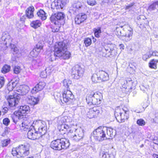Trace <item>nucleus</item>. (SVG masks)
I'll list each match as a JSON object with an SVG mask.
<instances>
[{
  "instance_id": "f257e3e1",
  "label": "nucleus",
  "mask_w": 158,
  "mask_h": 158,
  "mask_svg": "<svg viewBox=\"0 0 158 158\" xmlns=\"http://www.w3.org/2000/svg\"><path fill=\"white\" fill-rule=\"evenodd\" d=\"M47 127L45 122L41 120L34 121L31 124V127L29 129L27 136L30 139L35 140L43 138V143L45 142L46 139L44 135L46 132Z\"/></svg>"
},
{
  "instance_id": "f03ea898",
  "label": "nucleus",
  "mask_w": 158,
  "mask_h": 158,
  "mask_svg": "<svg viewBox=\"0 0 158 158\" xmlns=\"http://www.w3.org/2000/svg\"><path fill=\"white\" fill-rule=\"evenodd\" d=\"M67 44L64 42H59L54 46V53L53 56H51L49 60L53 61L56 60V57H60L64 59H68L71 56V53L67 50Z\"/></svg>"
},
{
  "instance_id": "7ed1b4c3",
  "label": "nucleus",
  "mask_w": 158,
  "mask_h": 158,
  "mask_svg": "<svg viewBox=\"0 0 158 158\" xmlns=\"http://www.w3.org/2000/svg\"><path fill=\"white\" fill-rule=\"evenodd\" d=\"M70 145L69 140L64 138L57 139L52 141L50 147L54 150L60 151L68 148Z\"/></svg>"
},
{
  "instance_id": "20e7f679",
  "label": "nucleus",
  "mask_w": 158,
  "mask_h": 158,
  "mask_svg": "<svg viewBox=\"0 0 158 158\" xmlns=\"http://www.w3.org/2000/svg\"><path fill=\"white\" fill-rule=\"evenodd\" d=\"M11 152L13 156L18 158L24 157L29 154V149L27 145L21 144L17 148H13Z\"/></svg>"
},
{
  "instance_id": "39448f33",
  "label": "nucleus",
  "mask_w": 158,
  "mask_h": 158,
  "mask_svg": "<svg viewBox=\"0 0 158 158\" xmlns=\"http://www.w3.org/2000/svg\"><path fill=\"white\" fill-rule=\"evenodd\" d=\"M102 97V95L101 93L92 92L87 95L86 99L88 104L89 105H98L101 103Z\"/></svg>"
},
{
  "instance_id": "423d86ee",
  "label": "nucleus",
  "mask_w": 158,
  "mask_h": 158,
  "mask_svg": "<svg viewBox=\"0 0 158 158\" xmlns=\"http://www.w3.org/2000/svg\"><path fill=\"white\" fill-rule=\"evenodd\" d=\"M67 135L72 140L76 142L79 141L84 136L83 130L81 128L74 130L73 128Z\"/></svg>"
},
{
  "instance_id": "0eeeda50",
  "label": "nucleus",
  "mask_w": 158,
  "mask_h": 158,
  "mask_svg": "<svg viewBox=\"0 0 158 158\" xmlns=\"http://www.w3.org/2000/svg\"><path fill=\"white\" fill-rule=\"evenodd\" d=\"M65 15L61 12H58L52 14L50 17L51 22L55 25H63L64 23V19Z\"/></svg>"
},
{
  "instance_id": "6e6552de",
  "label": "nucleus",
  "mask_w": 158,
  "mask_h": 158,
  "mask_svg": "<svg viewBox=\"0 0 158 158\" xmlns=\"http://www.w3.org/2000/svg\"><path fill=\"white\" fill-rule=\"evenodd\" d=\"M104 127H100L93 131L92 137L98 141L103 140L106 139V134L105 133Z\"/></svg>"
},
{
  "instance_id": "1a4fd4ad",
  "label": "nucleus",
  "mask_w": 158,
  "mask_h": 158,
  "mask_svg": "<svg viewBox=\"0 0 158 158\" xmlns=\"http://www.w3.org/2000/svg\"><path fill=\"white\" fill-rule=\"evenodd\" d=\"M71 72L72 77L77 79L83 76L84 69L80 65L77 64L72 68Z\"/></svg>"
},
{
  "instance_id": "9d476101",
  "label": "nucleus",
  "mask_w": 158,
  "mask_h": 158,
  "mask_svg": "<svg viewBox=\"0 0 158 158\" xmlns=\"http://www.w3.org/2000/svg\"><path fill=\"white\" fill-rule=\"evenodd\" d=\"M20 100V97L16 94H14L13 95H9L7 99L9 105L10 107L12 108V109H15V107L19 103Z\"/></svg>"
},
{
  "instance_id": "9b49d317",
  "label": "nucleus",
  "mask_w": 158,
  "mask_h": 158,
  "mask_svg": "<svg viewBox=\"0 0 158 158\" xmlns=\"http://www.w3.org/2000/svg\"><path fill=\"white\" fill-rule=\"evenodd\" d=\"M123 112H120L118 115L117 113H115V116L117 121L119 123H123L125 121V119H127L128 118V111L122 110Z\"/></svg>"
},
{
  "instance_id": "f8f14e48",
  "label": "nucleus",
  "mask_w": 158,
  "mask_h": 158,
  "mask_svg": "<svg viewBox=\"0 0 158 158\" xmlns=\"http://www.w3.org/2000/svg\"><path fill=\"white\" fill-rule=\"evenodd\" d=\"M30 111V108L29 106L27 105H24L23 106H21L19 110L18 111H15V114L19 116L20 115H23L24 116V120H26L25 114L28 113Z\"/></svg>"
},
{
  "instance_id": "ddd939ff",
  "label": "nucleus",
  "mask_w": 158,
  "mask_h": 158,
  "mask_svg": "<svg viewBox=\"0 0 158 158\" xmlns=\"http://www.w3.org/2000/svg\"><path fill=\"white\" fill-rule=\"evenodd\" d=\"M63 101L68 104L72 103V101L74 98V95L72 92L69 90H67L64 91L62 94Z\"/></svg>"
},
{
  "instance_id": "4468645a",
  "label": "nucleus",
  "mask_w": 158,
  "mask_h": 158,
  "mask_svg": "<svg viewBox=\"0 0 158 158\" xmlns=\"http://www.w3.org/2000/svg\"><path fill=\"white\" fill-rule=\"evenodd\" d=\"M1 40L2 41V43L6 45V47L7 46L6 45L7 44L10 45L11 47L12 45L14 46V45L11 43V40L10 38V36L9 34L7 32H3L2 33V36L1 38Z\"/></svg>"
},
{
  "instance_id": "2eb2a0df",
  "label": "nucleus",
  "mask_w": 158,
  "mask_h": 158,
  "mask_svg": "<svg viewBox=\"0 0 158 158\" xmlns=\"http://www.w3.org/2000/svg\"><path fill=\"white\" fill-rule=\"evenodd\" d=\"M115 46L113 44H109L107 45L104 48V50L105 52V54L104 56L106 57H110L111 55L114 54V52Z\"/></svg>"
},
{
  "instance_id": "dca6fc26",
  "label": "nucleus",
  "mask_w": 158,
  "mask_h": 158,
  "mask_svg": "<svg viewBox=\"0 0 158 158\" xmlns=\"http://www.w3.org/2000/svg\"><path fill=\"white\" fill-rule=\"evenodd\" d=\"M66 0H57L52 3L51 8L53 9L62 8L66 4Z\"/></svg>"
},
{
  "instance_id": "f3484780",
  "label": "nucleus",
  "mask_w": 158,
  "mask_h": 158,
  "mask_svg": "<svg viewBox=\"0 0 158 158\" xmlns=\"http://www.w3.org/2000/svg\"><path fill=\"white\" fill-rule=\"evenodd\" d=\"M29 90V88L27 85H23L20 87L19 89L17 90L18 92L17 94L21 95H24L27 94Z\"/></svg>"
},
{
  "instance_id": "a211bd4d",
  "label": "nucleus",
  "mask_w": 158,
  "mask_h": 158,
  "mask_svg": "<svg viewBox=\"0 0 158 158\" xmlns=\"http://www.w3.org/2000/svg\"><path fill=\"white\" fill-rule=\"evenodd\" d=\"M104 129L106 130L105 131V134L106 133V139H110V137L114 136L116 134L115 131L112 128L104 127Z\"/></svg>"
},
{
  "instance_id": "6ab92c4d",
  "label": "nucleus",
  "mask_w": 158,
  "mask_h": 158,
  "mask_svg": "<svg viewBox=\"0 0 158 158\" xmlns=\"http://www.w3.org/2000/svg\"><path fill=\"white\" fill-rule=\"evenodd\" d=\"M87 18V15L84 13H81L77 15L75 18V23L79 24L83 22Z\"/></svg>"
},
{
  "instance_id": "aec40b11",
  "label": "nucleus",
  "mask_w": 158,
  "mask_h": 158,
  "mask_svg": "<svg viewBox=\"0 0 158 158\" xmlns=\"http://www.w3.org/2000/svg\"><path fill=\"white\" fill-rule=\"evenodd\" d=\"M46 84L44 82H40L33 88L31 90L32 94L36 93L39 91L42 90L45 86Z\"/></svg>"
},
{
  "instance_id": "412c9836",
  "label": "nucleus",
  "mask_w": 158,
  "mask_h": 158,
  "mask_svg": "<svg viewBox=\"0 0 158 158\" xmlns=\"http://www.w3.org/2000/svg\"><path fill=\"white\" fill-rule=\"evenodd\" d=\"M60 128L59 129L60 131H63L61 132V134H65L66 133L67 135L71 131L73 128L70 126L63 123L60 125Z\"/></svg>"
},
{
  "instance_id": "4be33fe9",
  "label": "nucleus",
  "mask_w": 158,
  "mask_h": 158,
  "mask_svg": "<svg viewBox=\"0 0 158 158\" xmlns=\"http://www.w3.org/2000/svg\"><path fill=\"white\" fill-rule=\"evenodd\" d=\"M117 31H119L120 33V35L122 36V39L125 42L129 41L131 39V36L132 35V32L128 31V34H124L121 31L119 30V28L117 27L116 28Z\"/></svg>"
},
{
  "instance_id": "5701e85b",
  "label": "nucleus",
  "mask_w": 158,
  "mask_h": 158,
  "mask_svg": "<svg viewBox=\"0 0 158 158\" xmlns=\"http://www.w3.org/2000/svg\"><path fill=\"white\" fill-rule=\"evenodd\" d=\"M100 79L101 82L107 81L109 79L108 74L107 73L102 70L99 71L98 72Z\"/></svg>"
},
{
  "instance_id": "b1692460",
  "label": "nucleus",
  "mask_w": 158,
  "mask_h": 158,
  "mask_svg": "<svg viewBox=\"0 0 158 158\" xmlns=\"http://www.w3.org/2000/svg\"><path fill=\"white\" fill-rule=\"evenodd\" d=\"M28 102L32 105H35L38 103L39 99L38 98L29 96L27 98Z\"/></svg>"
},
{
  "instance_id": "393cba45",
  "label": "nucleus",
  "mask_w": 158,
  "mask_h": 158,
  "mask_svg": "<svg viewBox=\"0 0 158 158\" xmlns=\"http://www.w3.org/2000/svg\"><path fill=\"white\" fill-rule=\"evenodd\" d=\"M35 9L33 6H31L27 8L26 10V15L29 19H31L34 16L33 12Z\"/></svg>"
},
{
  "instance_id": "a878e982",
  "label": "nucleus",
  "mask_w": 158,
  "mask_h": 158,
  "mask_svg": "<svg viewBox=\"0 0 158 158\" xmlns=\"http://www.w3.org/2000/svg\"><path fill=\"white\" fill-rule=\"evenodd\" d=\"M136 22L138 25H144L147 23V20L145 17L143 15L139 16L137 17Z\"/></svg>"
},
{
  "instance_id": "bb28decb",
  "label": "nucleus",
  "mask_w": 158,
  "mask_h": 158,
  "mask_svg": "<svg viewBox=\"0 0 158 158\" xmlns=\"http://www.w3.org/2000/svg\"><path fill=\"white\" fill-rule=\"evenodd\" d=\"M94 118L99 116L102 111V109L99 106L94 107L92 108Z\"/></svg>"
},
{
  "instance_id": "cd10ccee",
  "label": "nucleus",
  "mask_w": 158,
  "mask_h": 158,
  "mask_svg": "<svg viewBox=\"0 0 158 158\" xmlns=\"http://www.w3.org/2000/svg\"><path fill=\"white\" fill-rule=\"evenodd\" d=\"M126 84L128 89H134L135 88L136 84L131 79L128 78L126 80Z\"/></svg>"
},
{
  "instance_id": "c85d7f7f",
  "label": "nucleus",
  "mask_w": 158,
  "mask_h": 158,
  "mask_svg": "<svg viewBox=\"0 0 158 158\" xmlns=\"http://www.w3.org/2000/svg\"><path fill=\"white\" fill-rule=\"evenodd\" d=\"M82 3L79 1H77V2L74 3L72 6V7L73 8V10L75 11H78L81 9L82 7Z\"/></svg>"
},
{
  "instance_id": "c756f323",
  "label": "nucleus",
  "mask_w": 158,
  "mask_h": 158,
  "mask_svg": "<svg viewBox=\"0 0 158 158\" xmlns=\"http://www.w3.org/2000/svg\"><path fill=\"white\" fill-rule=\"evenodd\" d=\"M20 129L22 131H27L31 127V124H27L25 122H22L20 125Z\"/></svg>"
},
{
  "instance_id": "7c9ffc66",
  "label": "nucleus",
  "mask_w": 158,
  "mask_h": 158,
  "mask_svg": "<svg viewBox=\"0 0 158 158\" xmlns=\"http://www.w3.org/2000/svg\"><path fill=\"white\" fill-rule=\"evenodd\" d=\"M24 116L23 115H20V114L19 115V116H17V115L15 113V112L14 113V114H13L11 116L13 122L15 123H17L18 119H20L24 120L23 118H24Z\"/></svg>"
},
{
  "instance_id": "2f4dec72",
  "label": "nucleus",
  "mask_w": 158,
  "mask_h": 158,
  "mask_svg": "<svg viewBox=\"0 0 158 158\" xmlns=\"http://www.w3.org/2000/svg\"><path fill=\"white\" fill-rule=\"evenodd\" d=\"M158 8V1L153 2L148 7V10L150 11L154 10Z\"/></svg>"
},
{
  "instance_id": "473e14b6",
  "label": "nucleus",
  "mask_w": 158,
  "mask_h": 158,
  "mask_svg": "<svg viewBox=\"0 0 158 158\" xmlns=\"http://www.w3.org/2000/svg\"><path fill=\"white\" fill-rule=\"evenodd\" d=\"M38 16L42 20H45L46 19L45 12L42 9L40 10L37 13Z\"/></svg>"
},
{
  "instance_id": "72a5a7b5",
  "label": "nucleus",
  "mask_w": 158,
  "mask_h": 158,
  "mask_svg": "<svg viewBox=\"0 0 158 158\" xmlns=\"http://www.w3.org/2000/svg\"><path fill=\"white\" fill-rule=\"evenodd\" d=\"M158 63V60L153 59L151 60L149 63V67L150 68L156 69L157 68L156 64Z\"/></svg>"
},
{
  "instance_id": "f704fd0d",
  "label": "nucleus",
  "mask_w": 158,
  "mask_h": 158,
  "mask_svg": "<svg viewBox=\"0 0 158 158\" xmlns=\"http://www.w3.org/2000/svg\"><path fill=\"white\" fill-rule=\"evenodd\" d=\"M101 29V27H98L97 28H94L93 29L95 36L96 37L98 38L100 37V35L102 32Z\"/></svg>"
},
{
  "instance_id": "c9c22d12",
  "label": "nucleus",
  "mask_w": 158,
  "mask_h": 158,
  "mask_svg": "<svg viewBox=\"0 0 158 158\" xmlns=\"http://www.w3.org/2000/svg\"><path fill=\"white\" fill-rule=\"evenodd\" d=\"M91 79L92 81L94 83L101 82L100 80L98 74V73H97L94 74L92 76Z\"/></svg>"
},
{
  "instance_id": "e433bc0d",
  "label": "nucleus",
  "mask_w": 158,
  "mask_h": 158,
  "mask_svg": "<svg viewBox=\"0 0 158 158\" xmlns=\"http://www.w3.org/2000/svg\"><path fill=\"white\" fill-rule=\"evenodd\" d=\"M41 25V23L40 21L37 20L33 21L31 23V26L35 28L40 27Z\"/></svg>"
},
{
  "instance_id": "4c0bfd02",
  "label": "nucleus",
  "mask_w": 158,
  "mask_h": 158,
  "mask_svg": "<svg viewBox=\"0 0 158 158\" xmlns=\"http://www.w3.org/2000/svg\"><path fill=\"white\" fill-rule=\"evenodd\" d=\"M10 67L7 64H5L2 69V72L3 73H5L9 72L10 70Z\"/></svg>"
},
{
  "instance_id": "58836bf2",
  "label": "nucleus",
  "mask_w": 158,
  "mask_h": 158,
  "mask_svg": "<svg viewBox=\"0 0 158 158\" xmlns=\"http://www.w3.org/2000/svg\"><path fill=\"white\" fill-rule=\"evenodd\" d=\"M152 114L154 116L153 122L155 123H158V110L153 111Z\"/></svg>"
},
{
  "instance_id": "ea45409f",
  "label": "nucleus",
  "mask_w": 158,
  "mask_h": 158,
  "mask_svg": "<svg viewBox=\"0 0 158 158\" xmlns=\"http://www.w3.org/2000/svg\"><path fill=\"white\" fill-rule=\"evenodd\" d=\"M71 83V81L69 79H64L63 81V85L67 89L69 88Z\"/></svg>"
},
{
  "instance_id": "a19ab883",
  "label": "nucleus",
  "mask_w": 158,
  "mask_h": 158,
  "mask_svg": "<svg viewBox=\"0 0 158 158\" xmlns=\"http://www.w3.org/2000/svg\"><path fill=\"white\" fill-rule=\"evenodd\" d=\"M43 46L42 44L39 43L36 44L35 48L34 49L36 50V51H37L38 52L40 53L41 50L42 49Z\"/></svg>"
},
{
  "instance_id": "79ce46f5",
  "label": "nucleus",
  "mask_w": 158,
  "mask_h": 158,
  "mask_svg": "<svg viewBox=\"0 0 158 158\" xmlns=\"http://www.w3.org/2000/svg\"><path fill=\"white\" fill-rule=\"evenodd\" d=\"M39 53V52H38L36 51V50L35 49H33L30 52V55L32 57H35L37 56Z\"/></svg>"
},
{
  "instance_id": "37998d69",
  "label": "nucleus",
  "mask_w": 158,
  "mask_h": 158,
  "mask_svg": "<svg viewBox=\"0 0 158 158\" xmlns=\"http://www.w3.org/2000/svg\"><path fill=\"white\" fill-rule=\"evenodd\" d=\"M137 123L138 125L140 126H143L145 125L146 123L144 120L141 118L137 120Z\"/></svg>"
},
{
  "instance_id": "c03bdc74",
  "label": "nucleus",
  "mask_w": 158,
  "mask_h": 158,
  "mask_svg": "<svg viewBox=\"0 0 158 158\" xmlns=\"http://www.w3.org/2000/svg\"><path fill=\"white\" fill-rule=\"evenodd\" d=\"M84 43L86 47L89 46L91 44V39L89 38H85L84 40Z\"/></svg>"
},
{
  "instance_id": "a18cd8bd",
  "label": "nucleus",
  "mask_w": 158,
  "mask_h": 158,
  "mask_svg": "<svg viewBox=\"0 0 158 158\" xmlns=\"http://www.w3.org/2000/svg\"><path fill=\"white\" fill-rule=\"evenodd\" d=\"M55 26H54L52 28V31L53 32H57L59 31V28L60 27L61 25H55Z\"/></svg>"
},
{
  "instance_id": "49530a36",
  "label": "nucleus",
  "mask_w": 158,
  "mask_h": 158,
  "mask_svg": "<svg viewBox=\"0 0 158 158\" xmlns=\"http://www.w3.org/2000/svg\"><path fill=\"white\" fill-rule=\"evenodd\" d=\"M10 140L9 139H6L2 141V146L3 147L6 146L10 143Z\"/></svg>"
},
{
  "instance_id": "de8ad7c7",
  "label": "nucleus",
  "mask_w": 158,
  "mask_h": 158,
  "mask_svg": "<svg viewBox=\"0 0 158 158\" xmlns=\"http://www.w3.org/2000/svg\"><path fill=\"white\" fill-rule=\"evenodd\" d=\"M87 117L89 118H94V115H93L92 108L89 110V111L87 113Z\"/></svg>"
},
{
  "instance_id": "09e8293b",
  "label": "nucleus",
  "mask_w": 158,
  "mask_h": 158,
  "mask_svg": "<svg viewBox=\"0 0 158 158\" xmlns=\"http://www.w3.org/2000/svg\"><path fill=\"white\" fill-rule=\"evenodd\" d=\"M21 70L20 67L18 66H15L14 68V73L16 74L19 73Z\"/></svg>"
},
{
  "instance_id": "8fccbe9b",
  "label": "nucleus",
  "mask_w": 158,
  "mask_h": 158,
  "mask_svg": "<svg viewBox=\"0 0 158 158\" xmlns=\"http://www.w3.org/2000/svg\"><path fill=\"white\" fill-rule=\"evenodd\" d=\"M5 79L3 77H0V88L2 87L4 84Z\"/></svg>"
},
{
  "instance_id": "3c124183",
  "label": "nucleus",
  "mask_w": 158,
  "mask_h": 158,
  "mask_svg": "<svg viewBox=\"0 0 158 158\" xmlns=\"http://www.w3.org/2000/svg\"><path fill=\"white\" fill-rule=\"evenodd\" d=\"M87 3L91 6L95 5L96 4V2L95 0H87Z\"/></svg>"
},
{
  "instance_id": "603ef678",
  "label": "nucleus",
  "mask_w": 158,
  "mask_h": 158,
  "mask_svg": "<svg viewBox=\"0 0 158 158\" xmlns=\"http://www.w3.org/2000/svg\"><path fill=\"white\" fill-rule=\"evenodd\" d=\"M136 64L135 63L132 62L130 63H129V67L131 69H132L135 70V69H136Z\"/></svg>"
},
{
  "instance_id": "864d4df0",
  "label": "nucleus",
  "mask_w": 158,
  "mask_h": 158,
  "mask_svg": "<svg viewBox=\"0 0 158 158\" xmlns=\"http://www.w3.org/2000/svg\"><path fill=\"white\" fill-rule=\"evenodd\" d=\"M7 89L9 92L12 91L14 89L13 87L11 84V83L9 82L7 84Z\"/></svg>"
},
{
  "instance_id": "5fc2aeb1",
  "label": "nucleus",
  "mask_w": 158,
  "mask_h": 158,
  "mask_svg": "<svg viewBox=\"0 0 158 158\" xmlns=\"http://www.w3.org/2000/svg\"><path fill=\"white\" fill-rule=\"evenodd\" d=\"M10 122V120L8 118H4L3 120V124L6 126H7Z\"/></svg>"
},
{
  "instance_id": "6e6d98bb",
  "label": "nucleus",
  "mask_w": 158,
  "mask_h": 158,
  "mask_svg": "<svg viewBox=\"0 0 158 158\" xmlns=\"http://www.w3.org/2000/svg\"><path fill=\"white\" fill-rule=\"evenodd\" d=\"M40 75V77L42 78H44L46 77L47 76V74L45 70L41 72Z\"/></svg>"
},
{
  "instance_id": "4d7b16f0",
  "label": "nucleus",
  "mask_w": 158,
  "mask_h": 158,
  "mask_svg": "<svg viewBox=\"0 0 158 158\" xmlns=\"http://www.w3.org/2000/svg\"><path fill=\"white\" fill-rule=\"evenodd\" d=\"M149 53L152 55V56H158V52L156 51H150Z\"/></svg>"
},
{
  "instance_id": "13d9d810",
  "label": "nucleus",
  "mask_w": 158,
  "mask_h": 158,
  "mask_svg": "<svg viewBox=\"0 0 158 158\" xmlns=\"http://www.w3.org/2000/svg\"><path fill=\"white\" fill-rule=\"evenodd\" d=\"M66 118L67 117H63L61 118L59 120V123H64L66 122Z\"/></svg>"
},
{
  "instance_id": "bf43d9fd",
  "label": "nucleus",
  "mask_w": 158,
  "mask_h": 158,
  "mask_svg": "<svg viewBox=\"0 0 158 158\" xmlns=\"http://www.w3.org/2000/svg\"><path fill=\"white\" fill-rule=\"evenodd\" d=\"M152 56V55L150 54H145L143 56L142 58L143 60H146L148 58H150Z\"/></svg>"
},
{
  "instance_id": "052dcab7",
  "label": "nucleus",
  "mask_w": 158,
  "mask_h": 158,
  "mask_svg": "<svg viewBox=\"0 0 158 158\" xmlns=\"http://www.w3.org/2000/svg\"><path fill=\"white\" fill-rule=\"evenodd\" d=\"M153 34L155 37L156 38L158 39V28H155Z\"/></svg>"
},
{
  "instance_id": "680f3d73",
  "label": "nucleus",
  "mask_w": 158,
  "mask_h": 158,
  "mask_svg": "<svg viewBox=\"0 0 158 158\" xmlns=\"http://www.w3.org/2000/svg\"><path fill=\"white\" fill-rule=\"evenodd\" d=\"M100 156L102 158H106V153L103 151H101L100 153Z\"/></svg>"
},
{
  "instance_id": "e2e57ef3",
  "label": "nucleus",
  "mask_w": 158,
  "mask_h": 158,
  "mask_svg": "<svg viewBox=\"0 0 158 158\" xmlns=\"http://www.w3.org/2000/svg\"><path fill=\"white\" fill-rule=\"evenodd\" d=\"M10 83H11V84L12 85V86L14 88L16 85L18 83V82L16 81H12L10 82Z\"/></svg>"
},
{
  "instance_id": "0e129e2a",
  "label": "nucleus",
  "mask_w": 158,
  "mask_h": 158,
  "mask_svg": "<svg viewBox=\"0 0 158 158\" xmlns=\"http://www.w3.org/2000/svg\"><path fill=\"white\" fill-rule=\"evenodd\" d=\"M134 4V3H130L129 5L127 6L126 7V10H127L130 9L132 6H133Z\"/></svg>"
},
{
  "instance_id": "69168bd1",
  "label": "nucleus",
  "mask_w": 158,
  "mask_h": 158,
  "mask_svg": "<svg viewBox=\"0 0 158 158\" xmlns=\"http://www.w3.org/2000/svg\"><path fill=\"white\" fill-rule=\"evenodd\" d=\"M45 70L47 74L48 75H49L52 72L51 69H50V68L49 67L46 68Z\"/></svg>"
},
{
  "instance_id": "338daca9",
  "label": "nucleus",
  "mask_w": 158,
  "mask_h": 158,
  "mask_svg": "<svg viewBox=\"0 0 158 158\" xmlns=\"http://www.w3.org/2000/svg\"><path fill=\"white\" fill-rule=\"evenodd\" d=\"M9 110V109L7 107H4L2 110V112L4 114L6 113L7 112V111Z\"/></svg>"
},
{
  "instance_id": "774afa93",
  "label": "nucleus",
  "mask_w": 158,
  "mask_h": 158,
  "mask_svg": "<svg viewBox=\"0 0 158 158\" xmlns=\"http://www.w3.org/2000/svg\"><path fill=\"white\" fill-rule=\"evenodd\" d=\"M26 15H23L22 16L20 17V20L21 21H24L26 19Z\"/></svg>"
}]
</instances>
